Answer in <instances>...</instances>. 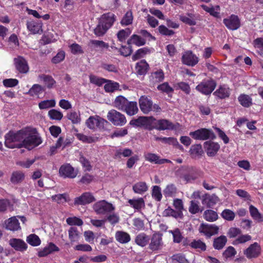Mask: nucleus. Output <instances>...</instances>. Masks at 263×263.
Returning <instances> with one entry per match:
<instances>
[{"label":"nucleus","mask_w":263,"mask_h":263,"mask_svg":"<svg viewBox=\"0 0 263 263\" xmlns=\"http://www.w3.org/2000/svg\"><path fill=\"white\" fill-rule=\"evenodd\" d=\"M78 173V171L69 163L62 165L59 169L60 175L64 178H74Z\"/></svg>","instance_id":"nucleus-8"},{"label":"nucleus","mask_w":263,"mask_h":263,"mask_svg":"<svg viewBox=\"0 0 263 263\" xmlns=\"http://www.w3.org/2000/svg\"><path fill=\"white\" fill-rule=\"evenodd\" d=\"M148 65L144 60H142L137 63L136 69L137 72L140 75L144 74L147 71Z\"/></svg>","instance_id":"nucleus-33"},{"label":"nucleus","mask_w":263,"mask_h":263,"mask_svg":"<svg viewBox=\"0 0 263 263\" xmlns=\"http://www.w3.org/2000/svg\"><path fill=\"white\" fill-rule=\"evenodd\" d=\"M128 100L123 96H119L116 98L113 105L118 110L123 111Z\"/></svg>","instance_id":"nucleus-25"},{"label":"nucleus","mask_w":263,"mask_h":263,"mask_svg":"<svg viewBox=\"0 0 263 263\" xmlns=\"http://www.w3.org/2000/svg\"><path fill=\"white\" fill-rule=\"evenodd\" d=\"M107 121L98 116H90L86 121V125L91 129H95L97 127L102 128Z\"/></svg>","instance_id":"nucleus-9"},{"label":"nucleus","mask_w":263,"mask_h":263,"mask_svg":"<svg viewBox=\"0 0 263 263\" xmlns=\"http://www.w3.org/2000/svg\"><path fill=\"white\" fill-rule=\"evenodd\" d=\"M164 78L163 71L161 69L153 72L151 74V79L154 83H158L162 81Z\"/></svg>","instance_id":"nucleus-39"},{"label":"nucleus","mask_w":263,"mask_h":263,"mask_svg":"<svg viewBox=\"0 0 263 263\" xmlns=\"http://www.w3.org/2000/svg\"><path fill=\"white\" fill-rule=\"evenodd\" d=\"M219 201V199L216 195L212 196L205 195L202 196L201 198L202 204L206 207L210 208L215 205Z\"/></svg>","instance_id":"nucleus-21"},{"label":"nucleus","mask_w":263,"mask_h":263,"mask_svg":"<svg viewBox=\"0 0 263 263\" xmlns=\"http://www.w3.org/2000/svg\"><path fill=\"white\" fill-rule=\"evenodd\" d=\"M214 94L220 99H224L229 96L230 90L226 86H220Z\"/></svg>","instance_id":"nucleus-34"},{"label":"nucleus","mask_w":263,"mask_h":263,"mask_svg":"<svg viewBox=\"0 0 263 263\" xmlns=\"http://www.w3.org/2000/svg\"><path fill=\"white\" fill-rule=\"evenodd\" d=\"M152 197L158 201L161 200L162 195L161 192V189L159 186L155 185L153 187L152 191Z\"/></svg>","instance_id":"nucleus-60"},{"label":"nucleus","mask_w":263,"mask_h":263,"mask_svg":"<svg viewBox=\"0 0 263 263\" xmlns=\"http://www.w3.org/2000/svg\"><path fill=\"white\" fill-rule=\"evenodd\" d=\"M95 200L94 197L89 193H85L81 196L74 199V205H84L89 204Z\"/></svg>","instance_id":"nucleus-15"},{"label":"nucleus","mask_w":263,"mask_h":263,"mask_svg":"<svg viewBox=\"0 0 263 263\" xmlns=\"http://www.w3.org/2000/svg\"><path fill=\"white\" fill-rule=\"evenodd\" d=\"M37 81L40 82L42 81L44 82L48 88H52L55 84V81L51 76L44 74H39L37 77Z\"/></svg>","instance_id":"nucleus-26"},{"label":"nucleus","mask_w":263,"mask_h":263,"mask_svg":"<svg viewBox=\"0 0 263 263\" xmlns=\"http://www.w3.org/2000/svg\"><path fill=\"white\" fill-rule=\"evenodd\" d=\"M216 87V83L213 80H207L201 82L196 89L204 95H209L214 90Z\"/></svg>","instance_id":"nucleus-10"},{"label":"nucleus","mask_w":263,"mask_h":263,"mask_svg":"<svg viewBox=\"0 0 263 263\" xmlns=\"http://www.w3.org/2000/svg\"><path fill=\"white\" fill-rule=\"evenodd\" d=\"M24 178V174L21 171L14 172L11 175V181L13 183H17L21 182Z\"/></svg>","instance_id":"nucleus-46"},{"label":"nucleus","mask_w":263,"mask_h":263,"mask_svg":"<svg viewBox=\"0 0 263 263\" xmlns=\"http://www.w3.org/2000/svg\"><path fill=\"white\" fill-rule=\"evenodd\" d=\"M48 115L50 119L55 120H61L63 116L61 111L54 109L50 110L48 112Z\"/></svg>","instance_id":"nucleus-49"},{"label":"nucleus","mask_w":263,"mask_h":263,"mask_svg":"<svg viewBox=\"0 0 263 263\" xmlns=\"http://www.w3.org/2000/svg\"><path fill=\"white\" fill-rule=\"evenodd\" d=\"M128 203L131 207L138 211L141 210L145 206V202L142 198L129 199Z\"/></svg>","instance_id":"nucleus-28"},{"label":"nucleus","mask_w":263,"mask_h":263,"mask_svg":"<svg viewBox=\"0 0 263 263\" xmlns=\"http://www.w3.org/2000/svg\"><path fill=\"white\" fill-rule=\"evenodd\" d=\"M222 217L228 221H232L234 219L235 214L232 210L225 209L221 213Z\"/></svg>","instance_id":"nucleus-53"},{"label":"nucleus","mask_w":263,"mask_h":263,"mask_svg":"<svg viewBox=\"0 0 263 263\" xmlns=\"http://www.w3.org/2000/svg\"><path fill=\"white\" fill-rule=\"evenodd\" d=\"M260 247L257 242H254L245 251V254L248 258L257 257L260 254Z\"/></svg>","instance_id":"nucleus-18"},{"label":"nucleus","mask_w":263,"mask_h":263,"mask_svg":"<svg viewBox=\"0 0 263 263\" xmlns=\"http://www.w3.org/2000/svg\"><path fill=\"white\" fill-rule=\"evenodd\" d=\"M131 31L129 28L122 29L119 31L117 33V37L120 42L124 41L130 34Z\"/></svg>","instance_id":"nucleus-55"},{"label":"nucleus","mask_w":263,"mask_h":263,"mask_svg":"<svg viewBox=\"0 0 263 263\" xmlns=\"http://www.w3.org/2000/svg\"><path fill=\"white\" fill-rule=\"evenodd\" d=\"M150 240L149 237L144 233H141L137 235L135 238L136 243L141 247L146 246Z\"/></svg>","instance_id":"nucleus-27"},{"label":"nucleus","mask_w":263,"mask_h":263,"mask_svg":"<svg viewBox=\"0 0 263 263\" xmlns=\"http://www.w3.org/2000/svg\"><path fill=\"white\" fill-rule=\"evenodd\" d=\"M199 204L198 201L192 200L190 202V205L189 208V212L192 214H195L199 212H201L203 209H200Z\"/></svg>","instance_id":"nucleus-44"},{"label":"nucleus","mask_w":263,"mask_h":263,"mask_svg":"<svg viewBox=\"0 0 263 263\" xmlns=\"http://www.w3.org/2000/svg\"><path fill=\"white\" fill-rule=\"evenodd\" d=\"M199 232L203 234L206 238L218 234L219 228L215 224L202 223L199 227Z\"/></svg>","instance_id":"nucleus-7"},{"label":"nucleus","mask_w":263,"mask_h":263,"mask_svg":"<svg viewBox=\"0 0 263 263\" xmlns=\"http://www.w3.org/2000/svg\"><path fill=\"white\" fill-rule=\"evenodd\" d=\"M65 57V53L63 50H59L57 54L53 57L51 62L54 64H58L63 61Z\"/></svg>","instance_id":"nucleus-57"},{"label":"nucleus","mask_w":263,"mask_h":263,"mask_svg":"<svg viewBox=\"0 0 263 263\" xmlns=\"http://www.w3.org/2000/svg\"><path fill=\"white\" fill-rule=\"evenodd\" d=\"M105 83L106 84L104 87L105 91L106 92H113L119 88V84L117 82L107 80V81H106Z\"/></svg>","instance_id":"nucleus-38"},{"label":"nucleus","mask_w":263,"mask_h":263,"mask_svg":"<svg viewBox=\"0 0 263 263\" xmlns=\"http://www.w3.org/2000/svg\"><path fill=\"white\" fill-rule=\"evenodd\" d=\"M173 263H189L184 255L181 254L174 255L172 256Z\"/></svg>","instance_id":"nucleus-62"},{"label":"nucleus","mask_w":263,"mask_h":263,"mask_svg":"<svg viewBox=\"0 0 263 263\" xmlns=\"http://www.w3.org/2000/svg\"><path fill=\"white\" fill-rule=\"evenodd\" d=\"M241 105L244 107H249L252 104V99L248 95H241L238 98Z\"/></svg>","instance_id":"nucleus-51"},{"label":"nucleus","mask_w":263,"mask_h":263,"mask_svg":"<svg viewBox=\"0 0 263 263\" xmlns=\"http://www.w3.org/2000/svg\"><path fill=\"white\" fill-rule=\"evenodd\" d=\"M149 243V249L152 251H156L161 250L163 246L162 235L159 233H155L150 238Z\"/></svg>","instance_id":"nucleus-6"},{"label":"nucleus","mask_w":263,"mask_h":263,"mask_svg":"<svg viewBox=\"0 0 263 263\" xmlns=\"http://www.w3.org/2000/svg\"><path fill=\"white\" fill-rule=\"evenodd\" d=\"M249 211L252 217L258 222L262 221L263 218L257 208L252 205L249 206Z\"/></svg>","instance_id":"nucleus-40"},{"label":"nucleus","mask_w":263,"mask_h":263,"mask_svg":"<svg viewBox=\"0 0 263 263\" xmlns=\"http://www.w3.org/2000/svg\"><path fill=\"white\" fill-rule=\"evenodd\" d=\"M144 157L146 161L155 164H161L164 163H170L171 161L166 159H160V157L155 154L151 153H145Z\"/></svg>","instance_id":"nucleus-17"},{"label":"nucleus","mask_w":263,"mask_h":263,"mask_svg":"<svg viewBox=\"0 0 263 263\" xmlns=\"http://www.w3.org/2000/svg\"><path fill=\"white\" fill-rule=\"evenodd\" d=\"M55 105V101L54 99L44 100L41 102L39 104V107L41 109H47L50 107H54Z\"/></svg>","instance_id":"nucleus-50"},{"label":"nucleus","mask_w":263,"mask_h":263,"mask_svg":"<svg viewBox=\"0 0 263 263\" xmlns=\"http://www.w3.org/2000/svg\"><path fill=\"white\" fill-rule=\"evenodd\" d=\"M137 103L135 101H128L123 111L128 116H132L137 114L138 112Z\"/></svg>","instance_id":"nucleus-23"},{"label":"nucleus","mask_w":263,"mask_h":263,"mask_svg":"<svg viewBox=\"0 0 263 263\" xmlns=\"http://www.w3.org/2000/svg\"><path fill=\"white\" fill-rule=\"evenodd\" d=\"M95 211L99 214H105L111 212L115 208L112 204L105 200H101L96 202L93 206Z\"/></svg>","instance_id":"nucleus-5"},{"label":"nucleus","mask_w":263,"mask_h":263,"mask_svg":"<svg viewBox=\"0 0 263 263\" xmlns=\"http://www.w3.org/2000/svg\"><path fill=\"white\" fill-rule=\"evenodd\" d=\"M157 89L162 92L169 93L173 91V89L166 82L163 83L157 86Z\"/></svg>","instance_id":"nucleus-63"},{"label":"nucleus","mask_w":263,"mask_h":263,"mask_svg":"<svg viewBox=\"0 0 263 263\" xmlns=\"http://www.w3.org/2000/svg\"><path fill=\"white\" fill-rule=\"evenodd\" d=\"M204 219L209 221H214L217 219V213L211 210H206L203 214Z\"/></svg>","instance_id":"nucleus-45"},{"label":"nucleus","mask_w":263,"mask_h":263,"mask_svg":"<svg viewBox=\"0 0 263 263\" xmlns=\"http://www.w3.org/2000/svg\"><path fill=\"white\" fill-rule=\"evenodd\" d=\"M163 214L165 216H172L176 218H181L183 215L182 213L180 212H177L170 208L165 209L163 211Z\"/></svg>","instance_id":"nucleus-47"},{"label":"nucleus","mask_w":263,"mask_h":263,"mask_svg":"<svg viewBox=\"0 0 263 263\" xmlns=\"http://www.w3.org/2000/svg\"><path fill=\"white\" fill-rule=\"evenodd\" d=\"M107 118L110 122L116 126H124L127 122L125 116L115 109H111L107 112Z\"/></svg>","instance_id":"nucleus-3"},{"label":"nucleus","mask_w":263,"mask_h":263,"mask_svg":"<svg viewBox=\"0 0 263 263\" xmlns=\"http://www.w3.org/2000/svg\"><path fill=\"white\" fill-rule=\"evenodd\" d=\"M240 229L237 228L232 227L228 231L227 235L230 238H235L241 233Z\"/></svg>","instance_id":"nucleus-64"},{"label":"nucleus","mask_w":263,"mask_h":263,"mask_svg":"<svg viewBox=\"0 0 263 263\" xmlns=\"http://www.w3.org/2000/svg\"><path fill=\"white\" fill-rule=\"evenodd\" d=\"M76 137L79 140L84 143H91L96 142L98 138L96 137L87 136L83 134L78 133L76 134Z\"/></svg>","instance_id":"nucleus-36"},{"label":"nucleus","mask_w":263,"mask_h":263,"mask_svg":"<svg viewBox=\"0 0 263 263\" xmlns=\"http://www.w3.org/2000/svg\"><path fill=\"white\" fill-rule=\"evenodd\" d=\"M223 23L226 27L232 30L237 29L240 26V22L237 15L232 14L229 18H224Z\"/></svg>","instance_id":"nucleus-12"},{"label":"nucleus","mask_w":263,"mask_h":263,"mask_svg":"<svg viewBox=\"0 0 263 263\" xmlns=\"http://www.w3.org/2000/svg\"><path fill=\"white\" fill-rule=\"evenodd\" d=\"M156 128L158 130L172 129L174 128L173 124L166 119L157 121Z\"/></svg>","instance_id":"nucleus-29"},{"label":"nucleus","mask_w":263,"mask_h":263,"mask_svg":"<svg viewBox=\"0 0 263 263\" xmlns=\"http://www.w3.org/2000/svg\"><path fill=\"white\" fill-rule=\"evenodd\" d=\"M204 147L207 155L210 157H213L219 151L220 145L218 143L210 141L204 142Z\"/></svg>","instance_id":"nucleus-14"},{"label":"nucleus","mask_w":263,"mask_h":263,"mask_svg":"<svg viewBox=\"0 0 263 263\" xmlns=\"http://www.w3.org/2000/svg\"><path fill=\"white\" fill-rule=\"evenodd\" d=\"M5 145L10 148L33 149V128L27 127L16 132L10 131L5 136Z\"/></svg>","instance_id":"nucleus-1"},{"label":"nucleus","mask_w":263,"mask_h":263,"mask_svg":"<svg viewBox=\"0 0 263 263\" xmlns=\"http://www.w3.org/2000/svg\"><path fill=\"white\" fill-rule=\"evenodd\" d=\"M116 16L111 13L104 14L99 18L101 23L109 29L115 21Z\"/></svg>","instance_id":"nucleus-20"},{"label":"nucleus","mask_w":263,"mask_h":263,"mask_svg":"<svg viewBox=\"0 0 263 263\" xmlns=\"http://www.w3.org/2000/svg\"><path fill=\"white\" fill-rule=\"evenodd\" d=\"M182 62L186 65L194 66L198 63L199 58L192 51H187L182 54Z\"/></svg>","instance_id":"nucleus-11"},{"label":"nucleus","mask_w":263,"mask_h":263,"mask_svg":"<svg viewBox=\"0 0 263 263\" xmlns=\"http://www.w3.org/2000/svg\"><path fill=\"white\" fill-rule=\"evenodd\" d=\"M150 119L155 120L153 117H140L136 119L132 120L129 124L135 126H142L147 125Z\"/></svg>","instance_id":"nucleus-24"},{"label":"nucleus","mask_w":263,"mask_h":263,"mask_svg":"<svg viewBox=\"0 0 263 263\" xmlns=\"http://www.w3.org/2000/svg\"><path fill=\"white\" fill-rule=\"evenodd\" d=\"M133 21V15L131 11H128L123 17L121 24L122 25L127 26L131 24Z\"/></svg>","instance_id":"nucleus-48"},{"label":"nucleus","mask_w":263,"mask_h":263,"mask_svg":"<svg viewBox=\"0 0 263 263\" xmlns=\"http://www.w3.org/2000/svg\"><path fill=\"white\" fill-rule=\"evenodd\" d=\"M66 222L70 226H81L83 225V221L79 218L77 217H69L66 219Z\"/></svg>","instance_id":"nucleus-59"},{"label":"nucleus","mask_w":263,"mask_h":263,"mask_svg":"<svg viewBox=\"0 0 263 263\" xmlns=\"http://www.w3.org/2000/svg\"><path fill=\"white\" fill-rule=\"evenodd\" d=\"M127 44L130 45L131 44H135L138 46H143L145 44V40L141 36L134 34L131 38L127 41Z\"/></svg>","instance_id":"nucleus-35"},{"label":"nucleus","mask_w":263,"mask_h":263,"mask_svg":"<svg viewBox=\"0 0 263 263\" xmlns=\"http://www.w3.org/2000/svg\"><path fill=\"white\" fill-rule=\"evenodd\" d=\"M252 237L248 234L241 235L239 236L233 242L234 245L243 243L251 239Z\"/></svg>","instance_id":"nucleus-61"},{"label":"nucleus","mask_w":263,"mask_h":263,"mask_svg":"<svg viewBox=\"0 0 263 263\" xmlns=\"http://www.w3.org/2000/svg\"><path fill=\"white\" fill-rule=\"evenodd\" d=\"M139 104L141 110L144 114H148L151 111L160 112L161 107L157 104H153L152 100L146 96H142L139 99Z\"/></svg>","instance_id":"nucleus-2"},{"label":"nucleus","mask_w":263,"mask_h":263,"mask_svg":"<svg viewBox=\"0 0 263 263\" xmlns=\"http://www.w3.org/2000/svg\"><path fill=\"white\" fill-rule=\"evenodd\" d=\"M59 251V248L55 245L52 242H50L47 246L38 252V255L40 257H44L54 252H58Z\"/></svg>","instance_id":"nucleus-22"},{"label":"nucleus","mask_w":263,"mask_h":263,"mask_svg":"<svg viewBox=\"0 0 263 263\" xmlns=\"http://www.w3.org/2000/svg\"><path fill=\"white\" fill-rule=\"evenodd\" d=\"M67 118L70 120L73 124H78L81 122V117L79 112L71 111L67 114Z\"/></svg>","instance_id":"nucleus-41"},{"label":"nucleus","mask_w":263,"mask_h":263,"mask_svg":"<svg viewBox=\"0 0 263 263\" xmlns=\"http://www.w3.org/2000/svg\"><path fill=\"white\" fill-rule=\"evenodd\" d=\"M133 190L135 193L142 194L147 191L148 187L145 182H139L133 186Z\"/></svg>","instance_id":"nucleus-32"},{"label":"nucleus","mask_w":263,"mask_h":263,"mask_svg":"<svg viewBox=\"0 0 263 263\" xmlns=\"http://www.w3.org/2000/svg\"><path fill=\"white\" fill-rule=\"evenodd\" d=\"M108 29L99 20L98 24L94 29V33L98 36H103Z\"/></svg>","instance_id":"nucleus-43"},{"label":"nucleus","mask_w":263,"mask_h":263,"mask_svg":"<svg viewBox=\"0 0 263 263\" xmlns=\"http://www.w3.org/2000/svg\"><path fill=\"white\" fill-rule=\"evenodd\" d=\"M16 69L21 73H26L29 70L27 63L22 57H18L14 60Z\"/></svg>","instance_id":"nucleus-16"},{"label":"nucleus","mask_w":263,"mask_h":263,"mask_svg":"<svg viewBox=\"0 0 263 263\" xmlns=\"http://www.w3.org/2000/svg\"><path fill=\"white\" fill-rule=\"evenodd\" d=\"M190 246L192 248L198 249L201 251H204L206 249L205 243L200 239L194 240L190 243Z\"/></svg>","instance_id":"nucleus-42"},{"label":"nucleus","mask_w":263,"mask_h":263,"mask_svg":"<svg viewBox=\"0 0 263 263\" xmlns=\"http://www.w3.org/2000/svg\"><path fill=\"white\" fill-rule=\"evenodd\" d=\"M5 224L6 229L10 231H16L21 229L18 220L15 216L6 220Z\"/></svg>","instance_id":"nucleus-19"},{"label":"nucleus","mask_w":263,"mask_h":263,"mask_svg":"<svg viewBox=\"0 0 263 263\" xmlns=\"http://www.w3.org/2000/svg\"><path fill=\"white\" fill-rule=\"evenodd\" d=\"M53 201H56L58 203H63L69 200L68 195L66 194H58L51 197Z\"/></svg>","instance_id":"nucleus-52"},{"label":"nucleus","mask_w":263,"mask_h":263,"mask_svg":"<svg viewBox=\"0 0 263 263\" xmlns=\"http://www.w3.org/2000/svg\"><path fill=\"white\" fill-rule=\"evenodd\" d=\"M9 244L17 251L24 252L27 249V245L21 239L11 238L9 240Z\"/></svg>","instance_id":"nucleus-13"},{"label":"nucleus","mask_w":263,"mask_h":263,"mask_svg":"<svg viewBox=\"0 0 263 263\" xmlns=\"http://www.w3.org/2000/svg\"><path fill=\"white\" fill-rule=\"evenodd\" d=\"M190 136L195 140H206L214 139L216 136L211 129L202 128L190 133Z\"/></svg>","instance_id":"nucleus-4"},{"label":"nucleus","mask_w":263,"mask_h":263,"mask_svg":"<svg viewBox=\"0 0 263 263\" xmlns=\"http://www.w3.org/2000/svg\"><path fill=\"white\" fill-rule=\"evenodd\" d=\"M227 242V238L226 236L221 235L214 239L213 247L216 250L222 249L226 245Z\"/></svg>","instance_id":"nucleus-31"},{"label":"nucleus","mask_w":263,"mask_h":263,"mask_svg":"<svg viewBox=\"0 0 263 263\" xmlns=\"http://www.w3.org/2000/svg\"><path fill=\"white\" fill-rule=\"evenodd\" d=\"M177 189L175 186L173 184H168L164 190V194L166 196H173L176 193Z\"/></svg>","instance_id":"nucleus-58"},{"label":"nucleus","mask_w":263,"mask_h":263,"mask_svg":"<svg viewBox=\"0 0 263 263\" xmlns=\"http://www.w3.org/2000/svg\"><path fill=\"white\" fill-rule=\"evenodd\" d=\"M115 237L118 242L126 243L130 240V235L126 232L119 231L116 233Z\"/></svg>","instance_id":"nucleus-30"},{"label":"nucleus","mask_w":263,"mask_h":263,"mask_svg":"<svg viewBox=\"0 0 263 263\" xmlns=\"http://www.w3.org/2000/svg\"><path fill=\"white\" fill-rule=\"evenodd\" d=\"M169 232L173 236L174 242L176 243H179L182 240L183 236L179 229L177 228L173 230H171Z\"/></svg>","instance_id":"nucleus-54"},{"label":"nucleus","mask_w":263,"mask_h":263,"mask_svg":"<svg viewBox=\"0 0 263 263\" xmlns=\"http://www.w3.org/2000/svg\"><path fill=\"white\" fill-rule=\"evenodd\" d=\"M69 238L71 242H76L79 240L80 233L76 227H71L68 230Z\"/></svg>","instance_id":"nucleus-37"},{"label":"nucleus","mask_w":263,"mask_h":263,"mask_svg":"<svg viewBox=\"0 0 263 263\" xmlns=\"http://www.w3.org/2000/svg\"><path fill=\"white\" fill-rule=\"evenodd\" d=\"M89 79L90 83L99 86H101L107 81V80L105 79L99 78L94 75H90L89 76Z\"/></svg>","instance_id":"nucleus-56"}]
</instances>
